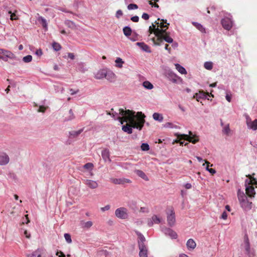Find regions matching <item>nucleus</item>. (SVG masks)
<instances>
[{
    "label": "nucleus",
    "mask_w": 257,
    "mask_h": 257,
    "mask_svg": "<svg viewBox=\"0 0 257 257\" xmlns=\"http://www.w3.org/2000/svg\"><path fill=\"white\" fill-rule=\"evenodd\" d=\"M119 114L122 117L118 116L117 119H119L121 124H123L124 122H128L123 125L122 130L129 134L133 133L132 127L136 128L139 130H141L144 126L145 122V115L142 112H138L135 115V112L129 109L124 110L122 108L119 109Z\"/></svg>",
    "instance_id": "1"
},
{
    "label": "nucleus",
    "mask_w": 257,
    "mask_h": 257,
    "mask_svg": "<svg viewBox=\"0 0 257 257\" xmlns=\"http://www.w3.org/2000/svg\"><path fill=\"white\" fill-rule=\"evenodd\" d=\"M155 23L157 27L155 32V37L152 39L154 45H161L163 44L164 41L172 43L173 39L170 36V33L167 32L169 26V24L167 23V20L158 19Z\"/></svg>",
    "instance_id": "2"
},
{
    "label": "nucleus",
    "mask_w": 257,
    "mask_h": 257,
    "mask_svg": "<svg viewBox=\"0 0 257 257\" xmlns=\"http://www.w3.org/2000/svg\"><path fill=\"white\" fill-rule=\"evenodd\" d=\"M175 136H177V138L175 142L179 143L180 145H183L184 144V142L182 141V140L187 141L194 144L199 142L198 137L193 135L191 131L189 132V135L176 134Z\"/></svg>",
    "instance_id": "3"
},
{
    "label": "nucleus",
    "mask_w": 257,
    "mask_h": 257,
    "mask_svg": "<svg viewBox=\"0 0 257 257\" xmlns=\"http://www.w3.org/2000/svg\"><path fill=\"white\" fill-rule=\"evenodd\" d=\"M246 176L248 178L245 181L246 194L250 197H253L255 192L252 185H257V180L250 175H247Z\"/></svg>",
    "instance_id": "4"
},
{
    "label": "nucleus",
    "mask_w": 257,
    "mask_h": 257,
    "mask_svg": "<svg viewBox=\"0 0 257 257\" xmlns=\"http://www.w3.org/2000/svg\"><path fill=\"white\" fill-rule=\"evenodd\" d=\"M167 221L169 226H173L176 221L175 212L172 207L167 209Z\"/></svg>",
    "instance_id": "5"
},
{
    "label": "nucleus",
    "mask_w": 257,
    "mask_h": 257,
    "mask_svg": "<svg viewBox=\"0 0 257 257\" xmlns=\"http://www.w3.org/2000/svg\"><path fill=\"white\" fill-rule=\"evenodd\" d=\"M127 210L126 208L120 207L115 211V216L120 219H126L127 217Z\"/></svg>",
    "instance_id": "6"
},
{
    "label": "nucleus",
    "mask_w": 257,
    "mask_h": 257,
    "mask_svg": "<svg viewBox=\"0 0 257 257\" xmlns=\"http://www.w3.org/2000/svg\"><path fill=\"white\" fill-rule=\"evenodd\" d=\"M221 24L224 29L229 30L232 27V22L230 19L225 18L221 20Z\"/></svg>",
    "instance_id": "7"
},
{
    "label": "nucleus",
    "mask_w": 257,
    "mask_h": 257,
    "mask_svg": "<svg viewBox=\"0 0 257 257\" xmlns=\"http://www.w3.org/2000/svg\"><path fill=\"white\" fill-rule=\"evenodd\" d=\"M246 124L247 126L253 130H257V119L252 121L249 116L246 117Z\"/></svg>",
    "instance_id": "8"
},
{
    "label": "nucleus",
    "mask_w": 257,
    "mask_h": 257,
    "mask_svg": "<svg viewBox=\"0 0 257 257\" xmlns=\"http://www.w3.org/2000/svg\"><path fill=\"white\" fill-rule=\"evenodd\" d=\"M111 182L114 184H124L125 183H130L131 181L126 178H111Z\"/></svg>",
    "instance_id": "9"
},
{
    "label": "nucleus",
    "mask_w": 257,
    "mask_h": 257,
    "mask_svg": "<svg viewBox=\"0 0 257 257\" xmlns=\"http://www.w3.org/2000/svg\"><path fill=\"white\" fill-rule=\"evenodd\" d=\"M84 183L89 188L94 189L98 187V185L96 181L86 179L84 180Z\"/></svg>",
    "instance_id": "10"
},
{
    "label": "nucleus",
    "mask_w": 257,
    "mask_h": 257,
    "mask_svg": "<svg viewBox=\"0 0 257 257\" xmlns=\"http://www.w3.org/2000/svg\"><path fill=\"white\" fill-rule=\"evenodd\" d=\"M160 222V218L156 215H154L152 216L151 218L148 219V225L151 227L153 225L154 223L159 224Z\"/></svg>",
    "instance_id": "11"
},
{
    "label": "nucleus",
    "mask_w": 257,
    "mask_h": 257,
    "mask_svg": "<svg viewBox=\"0 0 257 257\" xmlns=\"http://www.w3.org/2000/svg\"><path fill=\"white\" fill-rule=\"evenodd\" d=\"M140 249L139 255L140 257H147L148 250L145 244H140L139 246Z\"/></svg>",
    "instance_id": "12"
},
{
    "label": "nucleus",
    "mask_w": 257,
    "mask_h": 257,
    "mask_svg": "<svg viewBox=\"0 0 257 257\" xmlns=\"http://www.w3.org/2000/svg\"><path fill=\"white\" fill-rule=\"evenodd\" d=\"M105 78L110 82H114L116 79L115 74L111 71H105Z\"/></svg>",
    "instance_id": "13"
},
{
    "label": "nucleus",
    "mask_w": 257,
    "mask_h": 257,
    "mask_svg": "<svg viewBox=\"0 0 257 257\" xmlns=\"http://www.w3.org/2000/svg\"><path fill=\"white\" fill-rule=\"evenodd\" d=\"M206 95L209 96H211L212 97H214L213 95L212 94L211 92L209 94L208 92L205 93L203 91H199V93H195V94L193 96V98H196L197 101H199L200 99L206 97Z\"/></svg>",
    "instance_id": "14"
},
{
    "label": "nucleus",
    "mask_w": 257,
    "mask_h": 257,
    "mask_svg": "<svg viewBox=\"0 0 257 257\" xmlns=\"http://www.w3.org/2000/svg\"><path fill=\"white\" fill-rule=\"evenodd\" d=\"M164 232L166 235L170 236L172 239H176L177 238V233L170 228H165Z\"/></svg>",
    "instance_id": "15"
},
{
    "label": "nucleus",
    "mask_w": 257,
    "mask_h": 257,
    "mask_svg": "<svg viewBox=\"0 0 257 257\" xmlns=\"http://www.w3.org/2000/svg\"><path fill=\"white\" fill-rule=\"evenodd\" d=\"M9 157L6 154L3 153L0 155V165H6L9 163Z\"/></svg>",
    "instance_id": "16"
},
{
    "label": "nucleus",
    "mask_w": 257,
    "mask_h": 257,
    "mask_svg": "<svg viewBox=\"0 0 257 257\" xmlns=\"http://www.w3.org/2000/svg\"><path fill=\"white\" fill-rule=\"evenodd\" d=\"M0 54L3 55V56L6 57V59L8 58L12 59L14 57V54L11 52L3 49H0Z\"/></svg>",
    "instance_id": "17"
},
{
    "label": "nucleus",
    "mask_w": 257,
    "mask_h": 257,
    "mask_svg": "<svg viewBox=\"0 0 257 257\" xmlns=\"http://www.w3.org/2000/svg\"><path fill=\"white\" fill-rule=\"evenodd\" d=\"M244 248L247 253H249L250 251L249 241L248 236L246 234L244 237Z\"/></svg>",
    "instance_id": "18"
},
{
    "label": "nucleus",
    "mask_w": 257,
    "mask_h": 257,
    "mask_svg": "<svg viewBox=\"0 0 257 257\" xmlns=\"http://www.w3.org/2000/svg\"><path fill=\"white\" fill-rule=\"evenodd\" d=\"M251 202H249L247 199H246L240 203V205L244 210H248L251 208Z\"/></svg>",
    "instance_id": "19"
},
{
    "label": "nucleus",
    "mask_w": 257,
    "mask_h": 257,
    "mask_svg": "<svg viewBox=\"0 0 257 257\" xmlns=\"http://www.w3.org/2000/svg\"><path fill=\"white\" fill-rule=\"evenodd\" d=\"M105 70L102 69L98 71L95 74V78L97 79H101L105 78Z\"/></svg>",
    "instance_id": "20"
},
{
    "label": "nucleus",
    "mask_w": 257,
    "mask_h": 257,
    "mask_svg": "<svg viewBox=\"0 0 257 257\" xmlns=\"http://www.w3.org/2000/svg\"><path fill=\"white\" fill-rule=\"evenodd\" d=\"M237 196L240 204L242 202L244 201L245 200H246V199H247V197L244 194V193L241 192L240 190H238L237 192Z\"/></svg>",
    "instance_id": "21"
},
{
    "label": "nucleus",
    "mask_w": 257,
    "mask_h": 257,
    "mask_svg": "<svg viewBox=\"0 0 257 257\" xmlns=\"http://www.w3.org/2000/svg\"><path fill=\"white\" fill-rule=\"evenodd\" d=\"M135 232L138 236L139 246L140 245V244H145L144 242L145 241L146 239H145V237L144 236V235L142 234H141L140 232H139L138 231H136Z\"/></svg>",
    "instance_id": "22"
},
{
    "label": "nucleus",
    "mask_w": 257,
    "mask_h": 257,
    "mask_svg": "<svg viewBox=\"0 0 257 257\" xmlns=\"http://www.w3.org/2000/svg\"><path fill=\"white\" fill-rule=\"evenodd\" d=\"M186 245L188 248L194 249L196 247V244L192 239H189L187 242Z\"/></svg>",
    "instance_id": "23"
},
{
    "label": "nucleus",
    "mask_w": 257,
    "mask_h": 257,
    "mask_svg": "<svg viewBox=\"0 0 257 257\" xmlns=\"http://www.w3.org/2000/svg\"><path fill=\"white\" fill-rule=\"evenodd\" d=\"M137 44L140 47H141L144 51L147 52H151L150 47L147 45L145 44L144 43L138 42Z\"/></svg>",
    "instance_id": "24"
},
{
    "label": "nucleus",
    "mask_w": 257,
    "mask_h": 257,
    "mask_svg": "<svg viewBox=\"0 0 257 257\" xmlns=\"http://www.w3.org/2000/svg\"><path fill=\"white\" fill-rule=\"evenodd\" d=\"M176 69L181 74H186L187 71L186 69L181 66L179 64H175Z\"/></svg>",
    "instance_id": "25"
},
{
    "label": "nucleus",
    "mask_w": 257,
    "mask_h": 257,
    "mask_svg": "<svg viewBox=\"0 0 257 257\" xmlns=\"http://www.w3.org/2000/svg\"><path fill=\"white\" fill-rule=\"evenodd\" d=\"M38 21L44 29L47 30V23L45 19L42 17H39L38 18Z\"/></svg>",
    "instance_id": "26"
},
{
    "label": "nucleus",
    "mask_w": 257,
    "mask_h": 257,
    "mask_svg": "<svg viewBox=\"0 0 257 257\" xmlns=\"http://www.w3.org/2000/svg\"><path fill=\"white\" fill-rule=\"evenodd\" d=\"M192 24L198 30L202 33H205V29L200 24L197 22H193Z\"/></svg>",
    "instance_id": "27"
},
{
    "label": "nucleus",
    "mask_w": 257,
    "mask_h": 257,
    "mask_svg": "<svg viewBox=\"0 0 257 257\" xmlns=\"http://www.w3.org/2000/svg\"><path fill=\"white\" fill-rule=\"evenodd\" d=\"M153 118L156 120H158L160 122H162L163 120V117L162 114L155 112L153 115Z\"/></svg>",
    "instance_id": "28"
},
{
    "label": "nucleus",
    "mask_w": 257,
    "mask_h": 257,
    "mask_svg": "<svg viewBox=\"0 0 257 257\" xmlns=\"http://www.w3.org/2000/svg\"><path fill=\"white\" fill-rule=\"evenodd\" d=\"M28 257H41V252L40 250L37 249L32 253L29 254Z\"/></svg>",
    "instance_id": "29"
},
{
    "label": "nucleus",
    "mask_w": 257,
    "mask_h": 257,
    "mask_svg": "<svg viewBox=\"0 0 257 257\" xmlns=\"http://www.w3.org/2000/svg\"><path fill=\"white\" fill-rule=\"evenodd\" d=\"M132 29L129 27H125L123 29V32L126 37L130 36L132 34Z\"/></svg>",
    "instance_id": "30"
},
{
    "label": "nucleus",
    "mask_w": 257,
    "mask_h": 257,
    "mask_svg": "<svg viewBox=\"0 0 257 257\" xmlns=\"http://www.w3.org/2000/svg\"><path fill=\"white\" fill-rule=\"evenodd\" d=\"M101 155H102V157L103 158V159L104 160H106V159H108L110 160V159H109V152L108 150L105 149V150H103L102 152Z\"/></svg>",
    "instance_id": "31"
},
{
    "label": "nucleus",
    "mask_w": 257,
    "mask_h": 257,
    "mask_svg": "<svg viewBox=\"0 0 257 257\" xmlns=\"http://www.w3.org/2000/svg\"><path fill=\"white\" fill-rule=\"evenodd\" d=\"M136 173L139 177H141L143 179L148 180L147 176L143 171L138 170L136 171Z\"/></svg>",
    "instance_id": "32"
},
{
    "label": "nucleus",
    "mask_w": 257,
    "mask_h": 257,
    "mask_svg": "<svg viewBox=\"0 0 257 257\" xmlns=\"http://www.w3.org/2000/svg\"><path fill=\"white\" fill-rule=\"evenodd\" d=\"M143 86L147 89H152L153 88V85L148 81H145L143 83Z\"/></svg>",
    "instance_id": "33"
},
{
    "label": "nucleus",
    "mask_w": 257,
    "mask_h": 257,
    "mask_svg": "<svg viewBox=\"0 0 257 257\" xmlns=\"http://www.w3.org/2000/svg\"><path fill=\"white\" fill-rule=\"evenodd\" d=\"M115 62L116 63V66L118 68H121L122 67V64L124 63L120 58H117Z\"/></svg>",
    "instance_id": "34"
},
{
    "label": "nucleus",
    "mask_w": 257,
    "mask_h": 257,
    "mask_svg": "<svg viewBox=\"0 0 257 257\" xmlns=\"http://www.w3.org/2000/svg\"><path fill=\"white\" fill-rule=\"evenodd\" d=\"M83 131V129H80L77 131H72L70 132V135L73 136V137H76L78 136L79 134H80Z\"/></svg>",
    "instance_id": "35"
},
{
    "label": "nucleus",
    "mask_w": 257,
    "mask_h": 257,
    "mask_svg": "<svg viewBox=\"0 0 257 257\" xmlns=\"http://www.w3.org/2000/svg\"><path fill=\"white\" fill-rule=\"evenodd\" d=\"M52 47L54 50L56 51H58L61 49V45L59 43L56 42H54L52 44Z\"/></svg>",
    "instance_id": "36"
},
{
    "label": "nucleus",
    "mask_w": 257,
    "mask_h": 257,
    "mask_svg": "<svg viewBox=\"0 0 257 257\" xmlns=\"http://www.w3.org/2000/svg\"><path fill=\"white\" fill-rule=\"evenodd\" d=\"M204 66L205 69L210 70L213 67L212 63L211 62H206L204 64Z\"/></svg>",
    "instance_id": "37"
},
{
    "label": "nucleus",
    "mask_w": 257,
    "mask_h": 257,
    "mask_svg": "<svg viewBox=\"0 0 257 257\" xmlns=\"http://www.w3.org/2000/svg\"><path fill=\"white\" fill-rule=\"evenodd\" d=\"M158 2H159V0H151L149 1V3L152 6V7L158 8L159 6L157 4H156Z\"/></svg>",
    "instance_id": "38"
},
{
    "label": "nucleus",
    "mask_w": 257,
    "mask_h": 257,
    "mask_svg": "<svg viewBox=\"0 0 257 257\" xmlns=\"http://www.w3.org/2000/svg\"><path fill=\"white\" fill-rule=\"evenodd\" d=\"M32 60V56L31 55H27L25 56L23 58V60L25 63H29L31 62Z\"/></svg>",
    "instance_id": "39"
},
{
    "label": "nucleus",
    "mask_w": 257,
    "mask_h": 257,
    "mask_svg": "<svg viewBox=\"0 0 257 257\" xmlns=\"http://www.w3.org/2000/svg\"><path fill=\"white\" fill-rule=\"evenodd\" d=\"M93 223L92 221H88L83 223L82 226L84 228H89L92 226Z\"/></svg>",
    "instance_id": "40"
},
{
    "label": "nucleus",
    "mask_w": 257,
    "mask_h": 257,
    "mask_svg": "<svg viewBox=\"0 0 257 257\" xmlns=\"http://www.w3.org/2000/svg\"><path fill=\"white\" fill-rule=\"evenodd\" d=\"M141 148L142 150L144 151H148L150 149L149 145L146 143L142 144L141 146Z\"/></svg>",
    "instance_id": "41"
},
{
    "label": "nucleus",
    "mask_w": 257,
    "mask_h": 257,
    "mask_svg": "<svg viewBox=\"0 0 257 257\" xmlns=\"http://www.w3.org/2000/svg\"><path fill=\"white\" fill-rule=\"evenodd\" d=\"M64 237L67 243H71L72 242L71 235L69 233H65Z\"/></svg>",
    "instance_id": "42"
},
{
    "label": "nucleus",
    "mask_w": 257,
    "mask_h": 257,
    "mask_svg": "<svg viewBox=\"0 0 257 257\" xmlns=\"http://www.w3.org/2000/svg\"><path fill=\"white\" fill-rule=\"evenodd\" d=\"M84 168L86 169H92L93 168V164L91 163H87L84 165Z\"/></svg>",
    "instance_id": "43"
},
{
    "label": "nucleus",
    "mask_w": 257,
    "mask_h": 257,
    "mask_svg": "<svg viewBox=\"0 0 257 257\" xmlns=\"http://www.w3.org/2000/svg\"><path fill=\"white\" fill-rule=\"evenodd\" d=\"M127 8L129 10H135L137 9L138 8V7L136 4H131L128 5Z\"/></svg>",
    "instance_id": "44"
},
{
    "label": "nucleus",
    "mask_w": 257,
    "mask_h": 257,
    "mask_svg": "<svg viewBox=\"0 0 257 257\" xmlns=\"http://www.w3.org/2000/svg\"><path fill=\"white\" fill-rule=\"evenodd\" d=\"M223 132L227 135H228L229 134V132H230V128H229V125H227L226 126H225L223 130Z\"/></svg>",
    "instance_id": "45"
},
{
    "label": "nucleus",
    "mask_w": 257,
    "mask_h": 257,
    "mask_svg": "<svg viewBox=\"0 0 257 257\" xmlns=\"http://www.w3.org/2000/svg\"><path fill=\"white\" fill-rule=\"evenodd\" d=\"M46 110V107H45L43 105H41L39 106L38 111L40 112H44Z\"/></svg>",
    "instance_id": "46"
},
{
    "label": "nucleus",
    "mask_w": 257,
    "mask_h": 257,
    "mask_svg": "<svg viewBox=\"0 0 257 257\" xmlns=\"http://www.w3.org/2000/svg\"><path fill=\"white\" fill-rule=\"evenodd\" d=\"M110 208V206L109 205H107L104 207H101L100 208V209L102 212H104L105 211H107V210H109Z\"/></svg>",
    "instance_id": "47"
},
{
    "label": "nucleus",
    "mask_w": 257,
    "mask_h": 257,
    "mask_svg": "<svg viewBox=\"0 0 257 257\" xmlns=\"http://www.w3.org/2000/svg\"><path fill=\"white\" fill-rule=\"evenodd\" d=\"M131 20L134 22H138L139 20V18L138 16H136L132 17Z\"/></svg>",
    "instance_id": "48"
},
{
    "label": "nucleus",
    "mask_w": 257,
    "mask_h": 257,
    "mask_svg": "<svg viewBox=\"0 0 257 257\" xmlns=\"http://www.w3.org/2000/svg\"><path fill=\"white\" fill-rule=\"evenodd\" d=\"M165 49L168 51L169 53L171 51V47L169 44H166L165 45Z\"/></svg>",
    "instance_id": "49"
},
{
    "label": "nucleus",
    "mask_w": 257,
    "mask_h": 257,
    "mask_svg": "<svg viewBox=\"0 0 257 257\" xmlns=\"http://www.w3.org/2000/svg\"><path fill=\"white\" fill-rule=\"evenodd\" d=\"M149 17V15L147 13H144L142 16V18L145 20H148Z\"/></svg>",
    "instance_id": "50"
},
{
    "label": "nucleus",
    "mask_w": 257,
    "mask_h": 257,
    "mask_svg": "<svg viewBox=\"0 0 257 257\" xmlns=\"http://www.w3.org/2000/svg\"><path fill=\"white\" fill-rule=\"evenodd\" d=\"M56 254L59 256V257H65V255L61 251H57Z\"/></svg>",
    "instance_id": "51"
},
{
    "label": "nucleus",
    "mask_w": 257,
    "mask_h": 257,
    "mask_svg": "<svg viewBox=\"0 0 257 257\" xmlns=\"http://www.w3.org/2000/svg\"><path fill=\"white\" fill-rule=\"evenodd\" d=\"M173 123H171V122H167L164 125V126L165 127H173Z\"/></svg>",
    "instance_id": "52"
},
{
    "label": "nucleus",
    "mask_w": 257,
    "mask_h": 257,
    "mask_svg": "<svg viewBox=\"0 0 257 257\" xmlns=\"http://www.w3.org/2000/svg\"><path fill=\"white\" fill-rule=\"evenodd\" d=\"M227 213L225 211H224L221 216V218L225 220L227 219Z\"/></svg>",
    "instance_id": "53"
},
{
    "label": "nucleus",
    "mask_w": 257,
    "mask_h": 257,
    "mask_svg": "<svg viewBox=\"0 0 257 257\" xmlns=\"http://www.w3.org/2000/svg\"><path fill=\"white\" fill-rule=\"evenodd\" d=\"M140 211L141 212H148L149 210L146 207H141Z\"/></svg>",
    "instance_id": "54"
},
{
    "label": "nucleus",
    "mask_w": 257,
    "mask_h": 257,
    "mask_svg": "<svg viewBox=\"0 0 257 257\" xmlns=\"http://www.w3.org/2000/svg\"><path fill=\"white\" fill-rule=\"evenodd\" d=\"M10 13L11 14V19L12 20H17V18H16V15L14 13H12L11 12H10Z\"/></svg>",
    "instance_id": "55"
},
{
    "label": "nucleus",
    "mask_w": 257,
    "mask_h": 257,
    "mask_svg": "<svg viewBox=\"0 0 257 257\" xmlns=\"http://www.w3.org/2000/svg\"><path fill=\"white\" fill-rule=\"evenodd\" d=\"M122 15V11L121 10H118L116 12V17L117 18H119L120 16H121Z\"/></svg>",
    "instance_id": "56"
},
{
    "label": "nucleus",
    "mask_w": 257,
    "mask_h": 257,
    "mask_svg": "<svg viewBox=\"0 0 257 257\" xmlns=\"http://www.w3.org/2000/svg\"><path fill=\"white\" fill-rule=\"evenodd\" d=\"M155 31H156V29L155 30L154 29H153L152 28V26H150L149 29V32L150 34H151L152 33H154L155 34Z\"/></svg>",
    "instance_id": "57"
},
{
    "label": "nucleus",
    "mask_w": 257,
    "mask_h": 257,
    "mask_svg": "<svg viewBox=\"0 0 257 257\" xmlns=\"http://www.w3.org/2000/svg\"><path fill=\"white\" fill-rule=\"evenodd\" d=\"M69 113L70 114L71 116H70V118L69 119L71 120V119H73L75 117V116H74V115L73 114V111H72V110L71 109H70V110H69Z\"/></svg>",
    "instance_id": "58"
},
{
    "label": "nucleus",
    "mask_w": 257,
    "mask_h": 257,
    "mask_svg": "<svg viewBox=\"0 0 257 257\" xmlns=\"http://www.w3.org/2000/svg\"><path fill=\"white\" fill-rule=\"evenodd\" d=\"M36 54L38 56H41L43 54V52L41 49L37 50L36 51Z\"/></svg>",
    "instance_id": "59"
},
{
    "label": "nucleus",
    "mask_w": 257,
    "mask_h": 257,
    "mask_svg": "<svg viewBox=\"0 0 257 257\" xmlns=\"http://www.w3.org/2000/svg\"><path fill=\"white\" fill-rule=\"evenodd\" d=\"M68 56L69 58H70L72 60H73L75 58V56H74V54L72 53H69L68 54Z\"/></svg>",
    "instance_id": "60"
},
{
    "label": "nucleus",
    "mask_w": 257,
    "mask_h": 257,
    "mask_svg": "<svg viewBox=\"0 0 257 257\" xmlns=\"http://www.w3.org/2000/svg\"><path fill=\"white\" fill-rule=\"evenodd\" d=\"M206 164V169L208 171V170L210 169L209 168V164H210V163L209 162H208L207 161H205V164H203V166H205V164Z\"/></svg>",
    "instance_id": "61"
},
{
    "label": "nucleus",
    "mask_w": 257,
    "mask_h": 257,
    "mask_svg": "<svg viewBox=\"0 0 257 257\" xmlns=\"http://www.w3.org/2000/svg\"><path fill=\"white\" fill-rule=\"evenodd\" d=\"M212 175L216 173V171L214 169L210 168L208 171Z\"/></svg>",
    "instance_id": "62"
},
{
    "label": "nucleus",
    "mask_w": 257,
    "mask_h": 257,
    "mask_svg": "<svg viewBox=\"0 0 257 257\" xmlns=\"http://www.w3.org/2000/svg\"><path fill=\"white\" fill-rule=\"evenodd\" d=\"M185 187L186 188V189H189L191 188L192 185L190 183H187L185 184Z\"/></svg>",
    "instance_id": "63"
},
{
    "label": "nucleus",
    "mask_w": 257,
    "mask_h": 257,
    "mask_svg": "<svg viewBox=\"0 0 257 257\" xmlns=\"http://www.w3.org/2000/svg\"><path fill=\"white\" fill-rule=\"evenodd\" d=\"M24 234H25V236H26V237L27 238H30L31 235H30V233H29L28 232V231H27V230H25V231H24Z\"/></svg>",
    "instance_id": "64"
}]
</instances>
